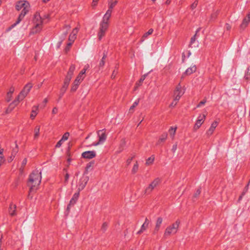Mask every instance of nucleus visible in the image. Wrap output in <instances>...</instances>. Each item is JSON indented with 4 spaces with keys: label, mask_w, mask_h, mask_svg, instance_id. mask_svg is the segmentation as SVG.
Wrapping results in <instances>:
<instances>
[{
    "label": "nucleus",
    "mask_w": 250,
    "mask_h": 250,
    "mask_svg": "<svg viewBox=\"0 0 250 250\" xmlns=\"http://www.w3.org/2000/svg\"><path fill=\"white\" fill-rule=\"evenodd\" d=\"M116 0H109L108 2V9L104 15L102 20L100 23V30L98 34L99 40H101L104 36L109 25V21L111 16L112 9L116 5Z\"/></svg>",
    "instance_id": "nucleus-1"
},
{
    "label": "nucleus",
    "mask_w": 250,
    "mask_h": 250,
    "mask_svg": "<svg viewBox=\"0 0 250 250\" xmlns=\"http://www.w3.org/2000/svg\"><path fill=\"white\" fill-rule=\"evenodd\" d=\"M16 8L18 11L21 10V14L15 23L12 24L6 30L7 31H10L12 28L17 26L21 20L23 19L25 15L28 12L30 9V4L29 2L25 0H21L17 2L16 5Z\"/></svg>",
    "instance_id": "nucleus-2"
},
{
    "label": "nucleus",
    "mask_w": 250,
    "mask_h": 250,
    "mask_svg": "<svg viewBox=\"0 0 250 250\" xmlns=\"http://www.w3.org/2000/svg\"><path fill=\"white\" fill-rule=\"evenodd\" d=\"M42 172L41 171L35 169L29 175L28 185L30 188H33L38 186L42 180Z\"/></svg>",
    "instance_id": "nucleus-3"
},
{
    "label": "nucleus",
    "mask_w": 250,
    "mask_h": 250,
    "mask_svg": "<svg viewBox=\"0 0 250 250\" xmlns=\"http://www.w3.org/2000/svg\"><path fill=\"white\" fill-rule=\"evenodd\" d=\"M43 19L42 18L39 13L37 12L34 16L33 23L34 26L31 29L29 34L33 35L40 32L42 28Z\"/></svg>",
    "instance_id": "nucleus-4"
},
{
    "label": "nucleus",
    "mask_w": 250,
    "mask_h": 250,
    "mask_svg": "<svg viewBox=\"0 0 250 250\" xmlns=\"http://www.w3.org/2000/svg\"><path fill=\"white\" fill-rule=\"evenodd\" d=\"M180 224V220L177 219L175 223H173L166 228L164 232V235L169 236L171 234L176 233L178 230Z\"/></svg>",
    "instance_id": "nucleus-5"
},
{
    "label": "nucleus",
    "mask_w": 250,
    "mask_h": 250,
    "mask_svg": "<svg viewBox=\"0 0 250 250\" xmlns=\"http://www.w3.org/2000/svg\"><path fill=\"white\" fill-rule=\"evenodd\" d=\"M97 136L98 138V141L92 143L90 146H98L103 144L106 141L107 135L105 133L104 129L99 130L97 132Z\"/></svg>",
    "instance_id": "nucleus-6"
},
{
    "label": "nucleus",
    "mask_w": 250,
    "mask_h": 250,
    "mask_svg": "<svg viewBox=\"0 0 250 250\" xmlns=\"http://www.w3.org/2000/svg\"><path fill=\"white\" fill-rule=\"evenodd\" d=\"M32 87V84L31 83H28L26 84L23 89L21 92L18 96L17 100L14 101L12 104L16 105V103L18 101L22 100L27 96Z\"/></svg>",
    "instance_id": "nucleus-7"
},
{
    "label": "nucleus",
    "mask_w": 250,
    "mask_h": 250,
    "mask_svg": "<svg viewBox=\"0 0 250 250\" xmlns=\"http://www.w3.org/2000/svg\"><path fill=\"white\" fill-rule=\"evenodd\" d=\"M80 195V190L75 193L71 199L69 203L67 206L66 211L68 213L70 212L71 207L74 206L77 202Z\"/></svg>",
    "instance_id": "nucleus-8"
},
{
    "label": "nucleus",
    "mask_w": 250,
    "mask_h": 250,
    "mask_svg": "<svg viewBox=\"0 0 250 250\" xmlns=\"http://www.w3.org/2000/svg\"><path fill=\"white\" fill-rule=\"evenodd\" d=\"M184 93L185 91L182 89L181 86L178 84L174 91L173 98L175 99V101H179Z\"/></svg>",
    "instance_id": "nucleus-9"
},
{
    "label": "nucleus",
    "mask_w": 250,
    "mask_h": 250,
    "mask_svg": "<svg viewBox=\"0 0 250 250\" xmlns=\"http://www.w3.org/2000/svg\"><path fill=\"white\" fill-rule=\"evenodd\" d=\"M205 118L206 115L205 114H200L199 115L194 126L195 130L198 129L201 126L202 124L204 122Z\"/></svg>",
    "instance_id": "nucleus-10"
},
{
    "label": "nucleus",
    "mask_w": 250,
    "mask_h": 250,
    "mask_svg": "<svg viewBox=\"0 0 250 250\" xmlns=\"http://www.w3.org/2000/svg\"><path fill=\"white\" fill-rule=\"evenodd\" d=\"M96 155V152L95 151H86L82 153V156L83 158L91 159L94 158Z\"/></svg>",
    "instance_id": "nucleus-11"
},
{
    "label": "nucleus",
    "mask_w": 250,
    "mask_h": 250,
    "mask_svg": "<svg viewBox=\"0 0 250 250\" xmlns=\"http://www.w3.org/2000/svg\"><path fill=\"white\" fill-rule=\"evenodd\" d=\"M149 223L150 222L149 220L147 218H146L145 219L144 223L142 225L140 229L137 232V234H141L144 231L146 230L148 227Z\"/></svg>",
    "instance_id": "nucleus-12"
},
{
    "label": "nucleus",
    "mask_w": 250,
    "mask_h": 250,
    "mask_svg": "<svg viewBox=\"0 0 250 250\" xmlns=\"http://www.w3.org/2000/svg\"><path fill=\"white\" fill-rule=\"evenodd\" d=\"M250 21V14L249 13L247 15V16L243 19V21L240 25L241 28L244 29H245Z\"/></svg>",
    "instance_id": "nucleus-13"
},
{
    "label": "nucleus",
    "mask_w": 250,
    "mask_h": 250,
    "mask_svg": "<svg viewBox=\"0 0 250 250\" xmlns=\"http://www.w3.org/2000/svg\"><path fill=\"white\" fill-rule=\"evenodd\" d=\"M88 181V178L85 175H83L79 182V186L80 188H84Z\"/></svg>",
    "instance_id": "nucleus-14"
},
{
    "label": "nucleus",
    "mask_w": 250,
    "mask_h": 250,
    "mask_svg": "<svg viewBox=\"0 0 250 250\" xmlns=\"http://www.w3.org/2000/svg\"><path fill=\"white\" fill-rule=\"evenodd\" d=\"M217 125H218L217 122H216V121L213 122L211 124L209 128L207 130V131L206 132L207 135L208 136L211 135L214 132V131L215 129L216 128V127H217Z\"/></svg>",
    "instance_id": "nucleus-15"
},
{
    "label": "nucleus",
    "mask_w": 250,
    "mask_h": 250,
    "mask_svg": "<svg viewBox=\"0 0 250 250\" xmlns=\"http://www.w3.org/2000/svg\"><path fill=\"white\" fill-rule=\"evenodd\" d=\"M75 70V66L73 64H72L69 68V69L67 72V75L66 76V77L65 79H66L69 80H71Z\"/></svg>",
    "instance_id": "nucleus-16"
},
{
    "label": "nucleus",
    "mask_w": 250,
    "mask_h": 250,
    "mask_svg": "<svg viewBox=\"0 0 250 250\" xmlns=\"http://www.w3.org/2000/svg\"><path fill=\"white\" fill-rule=\"evenodd\" d=\"M18 152V146L17 144H16L15 148L13 149L12 152H11V154L10 156L8 158V162L10 163L14 160L15 156L16 155V154H17Z\"/></svg>",
    "instance_id": "nucleus-17"
},
{
    "label": "nucleus",
    "mask_w": 250,
    "mask_h": 250,
    "mask_svg": "<svg viewBox=\"0 0 250 250\" xmlns=\"http://www.w3.org/2000/svg\"><path fill=\"white\" fill-rule=\"evenodd\" d=\"M70 81V80H67L66 79H65L62 88L61 89V94L60 97L62 96V95H63V94L65 92L66 90L67 89V87L68 86V85L69 84Z\"/></svg>",
    "instance_id": "nucleus-18"
},
{
    "label": "nucleus",
    "mask_w": 250,
    "mask_h": 250,
    "mask_svg": "<svg viewBox=\"0 0 250 250\" xmlns=\"http://www.w3.org/2000/svg\"><path fill=\"white\" fill-rule=\"evenodd\" d=\"M196 70V66L195 65H193L190 67L187 68L184 73L185 75H189L195 72Z\"/></svg>",
    "instance_id": "nucleus-19"
},
{
    "label": "nucleus",
    "mask_w": 250,
    "mask_h": 250,
    "mask_svg": "<svg viewBox=\"0 0 250 250\" xmlns=\"http://www.w3.org/2000/svg\"><path fill=\"white\" fill-rule=\"evenodd\" d=\"M161 179L160 178H155L149 185V188H155L157 186H160L161 183Z\"/></svg>",
    "instance_id": "nucleus-20"
},
{
    "label": "nucleus",
    "mask_w": 250,
    "mask_h": 250,
    "mask_svg": "<svg viewBox=\"0 0 250 250\" xmlns=\"http://www.w3.org/2000/svg\"><path fill=\"white\" fill-rule=\"evenodd\" d=\"M16 205H14L13 204H11L9 207V214L12 216L16 215Z\"/></svg>",
    "instance_id": "nucleus-21"
},
{
    "label": "nucleus",
    "mask_w": 250,
    "mask_h": 250,
    "mask_svg": "<svg viewBox=\"0 0 250 250\" xmlns=\"http://www.w3.org/2000/svg\"><path fill=\"white\" fill-rule=\"evenodd\" d=\"M39 105H35L33 107L31 113L30 115V118L33 120L38 114V110L39 109Z\"/></svg>",
    "instance_id": "nucleus-22"
},
{
    "label": "nucleus",
    "mask_w": 250,
    "mask_h": 250,
    "mask_svg": "<svg viewBox=\"0 0 250 250\" xmlns=\"http://www.w3.org/2000/svg\"><path fill=\"white\" fill-rule=\"evenodd\" d=\"M151 189H152V188H138V190H137V196L138 197H140L144 195V194H143V193L145 194L146 193L147 190H148L149 192H150L151 191Z\"/></svg>",
    "instance_id": "nucleus-23"
},
{
    "label": "nucleus",
    "mask_w": 250,
    "mask_h": 250,
    "mask_svg": "<svg viewBox=\"0 0 250 250\" xmlns=\"http://www.w3.org/2000/svg\"><path fill=\"white\" fill-rule=\"evenodd\" d=\"M163 222V218L161 217H159L157 218L156 222V225L155 227V231L157 232L160 228V226L162 223Z\"/></svg>",
    "instance_id": "nucleus-24"
},
{
    "label": "nucleus",
    "mask_w": 250,
    "mask_h": 250,
    "mask_svg": "<svg viewBox=\"0 0 250 250\" xmlns=\"http://www.w3.org/2000/svg\"><path fill=\"white\" fill-rule=\"evenodd\" d=\"M147 75H148V73H146V74H144V75H143L141 77L139 81L136 83V85L135 87V89H136L139 86H140L142 84V83L145 80V79L146 78Z\"/></svg>",
    "instance_id": "nucleus-25"
},
{
    "label": "nucleus",
    "mask_w": 250,
    "mask_h": 250,
    "mask_svg": "<svg viewBox=\"0 0 250 250\" xmlns=\"http://www.w3.org/2000/svg\"><path fill=\"white\" fill-rule=\"evenodd\" d=\"M155 160V156L154 155H151L150 157L146 160V166H150L153 164Z\"/></svg>",
    "instance_id": "nucleus-26"
},
{
    "label": "nucleus",
    "mask_w": 250,
    "mask_h": 250,
    "mask_svg": "<svg viewBox=\"0 0 250 250\" xmlns=\"http://www.w3.org/2000/svg\"><path fill=\"white\" fill-rule=\"evenodd\" d=\"M176 129H177L176 127L172 126L169 128V129L168 130L169 133L170 134V136L172 139H173L174 138Z\"/></svg>",
    "instance_id": "nucleus-27"
},
{
    "label": "nucleus",
    "mask_w": 250,
    "mask_h": 250,
    "mask_svg": "<svg viewBox=\"0 0 250 250\" xmlns=\"http://www.w3.org/2000/svg\"><path fill=\"white\" fill-rule=\"evenodd\" d=\"M153 31L152 29H150L147 32L145 33L142 37V42H143L145 40H146L147 37L151 35Z\"/></svg>",
    "instance_id": "nucleus-28"
},
{
    "label": "nucleus",
    "mask_w": 250,
    "mask_h": 250,
    "mask_svg": "<svg viewBox=\"0 0 250 250\" xmlns=\"http://www.w3.org/2000/svg\"><path fill=\"white\" fill-rule=\"evenodd\" d=\"M3 149H0V167L1 166L2 164H3L5 160V158L3 155Z\"/></svg>",
    "instance_id": "nucleus-29"
},
{
    "label": "nucleus",
    "mask_w": 250,
    "mask_h": 250,
    "mask_svg": "<svg viewBox=\"0 0 250 250\" xmlns=\"http://www.w3.org/2000/svg\"><path fill=\"white\" fill-rule=\"evenodd\" d=\"M40 134V126L37 125L34 129V138H38Z\"/></svg>",
    "instance_id": "nucleus-30"
},
{
    "label": "nucleus",
    "mask_w": 250,
    "mask_h": 250,
    "mask_svg": "<svg viewBox=\"0 0 250 250\" xmlns=\"http://www.w3.org/2000/svg\"><path fill=\"white\" fill-rule=\"evenodd\" d=\"M167 134L166 132L163 133L160 137L159 142H164L167 139Z\"/></svg>",
    "instance_id": "nucleus-31"
},
{
    "label": "nucleus",
    "mask_w": 250,
    "mask_h": 250,
    "mask_svg": "<svg viewBox=\"0 0 250 250\" xmlns=\"http://www.w3.org/2000/svg\"><path fill=\"white\" fill-rule=\"evenodd\" d=\"M245 78L247 80H250V67H249L245 72Z\"/></svg>",
    "instance_id": "nucleus-32"
},
{
    "label": "nucleus",
    "mask_w": 250,
    "mask_h": 250,
    "mask_svg": "<svg viewBox=\"0 0 250 250\" xmlns=\"http://www.w3.org/2000/svg\"><path fill=\"white\" fill-rule=\"evenodd\" d=\"M106 57V55L104 54L102 60L100 62V63H99V67H103L104 66V65L105 64L104 60L105 59Z\"/></svg>",
    "instance_id": "nucleus-33"
},
{
    "label": "nucleus",
    "mask_w": 250,
    "mask_h": 250,
    "mask_svg": "<svg viewBox=\"0 0 250 250\" xmlns=\"http://www.w3.org/2000/svg\"><path fill=\"white\" fill-rule=\"evenodd\" d=\"M69 136V132H65L63 136H62L61 140L63 142H64L66 141Z\"/></svg>",
    "instance_id": "nucleus-34"
},
{
    "label": "nucleus",
    "mask_w": 250,
    "mask_h": 250,
    "mask_svg": "<svg viewBox=\"0 0 250 250\" xmlns=\"http://www.w3.org/2000/svg\"><path fill=\"white\" fill-rule=\"evenodd\" d=\"M138 167H139V165H138V162H136V163L134 165V166L133 167V168L132 169V173H136L138 169Z\"/></svg>",
    "instance_id": "nucleus-35"
},
{
    "label": "nucleus",
    "mask_w": 250,
    "mask_h": 250,
    "mask_svg": "<svg viewBox=\"0 0 250 250\" xmlns=\"http://www.w3.org/2000/svg\"><path fill=\"white\" fill-rule=\"evenodd\" d=\"M108 224L106 222H104L103 223L102 226L101 227V230L104 232L106 230Z\"/></svg>",
    "instance_id": "nucleus-36"
},
{
    "label": "nucleus",
    "mask_w": 250,
    "mask_h": 250,
    "mask_svg": "<svg viewBox=\"0 0 250 250\" xmlns=\"http://www.w3.org/2000/svg\"><path fill=\"white\" fill-rule=\"evenodd\" d=\"M139 103V99L136 100L134 103L132 105H131L130 107L129 110H133L134 108Z\"/></svg>",
    "instance_id": "nucleus-37"
},
{
    "label": "nucleus",
    "mask_w": 250,
    "mask_h": 250,
    "mask_svg": "<svg viewBox=\"0 0 250 250\" xmlns=\"http://www.w3.org/2000/svg\"><path fill=\"white\" fill-rule=\"evenodd\" d=\"M126 142L125 139V138H123L121 140L120 144V148L124 147L126 145Z\"/></svg>",
    "instance_id": "nucleus-38"
},
{
    "label": "nucleus",
    "mask_w": 250,
    "mask_h": 250,
    "mask_svg": "<svg viewBox=\"0 0 250 250\" xmlns=\"http://www.w3.org/2000/svg\"><path fill=\"white\" fill-rule=\"evenodd\" d=\"M76 38V36L71 34L69 37V42H74V41Z\"/></svg>",
    "instance_id": "nucleus-39"
},
{
    "label": "nucleus",
    "mask_w": 250,
    "mask_h": 250,
    "mask_svg": "<svg viewBox=\"0 0 250 250\" xmlns=\"http://www.w3.org/2000/svg\"><path fill=\"white\" fill-rule=\"evenodd\" d=\"M207 102V100L206 99L203 100V101H201L197 105V107H200L202 105H204Z\"/></svg>",
    "instance_id": "nucleus-40"
},
{
    "label": "nucleus",
    "mask_w": 250,
    "mask_h": 250,
    "mask_svg": "<svg viewBox=\"0 0 250 250\" xmlns=\"http://www.w3.org/2000/svg\"><path fill=\"white\" fill-rule=\"evenodd\" d=\"M84 78V75H83L79 73L76 79H77V80L78 79V80L81 82L83 80Z\"/></svg>",
    "instance_id": "nucleus-41"
},
{
    "label": "nucleus",
    "mask_w": 250,
    "mask_h": 250,
    "mask_svg": "<svg viewBox=\"0 0 250 250\" xmlns=\"http://www.w3.org/2000/svg\"><path fill=\"white\" fill-rule=\"evenodd\" d=\"M178 102V101H175V99L174 98H173V100L172 102L169 105V106L171 107H174L177 104Z\"/></svg>",
    "instance_id": "nucleus-42"
},
{
    "label": "nucleus",
    "mask_w": 250,
    "mask_h": 250,
    "mask_svg": "<svg viewBox=\"0 0 250 250\" xmlns=\"http://www.w3.org/2000/svg\"><path fill=\"white\" fill-rule=\"evenodd\" d=\"M135 155H133L131 157L128 158L127 160H126V164L127 165H129L131 162V161H132V160L133 159V158L135 157Z\"/></svg>",
    "instance_id": "nucleus-43"
},
{
    "label": "nucleus",
    "mask_w": 250,
    "mask_h": 250,
    "mask_svg": "<svg viewBox=\"0 0 250 250\" xmlns=\"http://www.w3.org/2000/svg\"><path fill=\"white\" fill-rule=\"evenodd\" d=\"M59 111V109L57 107H54L52 110V114L53 115L56 114Z\"/></svg>",
    "instance_id": "nucleus-44"
},
{
    "label": "nucleus",
    "mask_w": 250,
    "mask_h": 250,
    "mask_svg": "<svg viewBox=\"0 0 250 250\" xmlns=\"http://www.w3.org/2000/svg\"><path fill=\"white\" fill-rule=\"evenodd\" d=\"M200 193H201V190H200V189L199 188H198V189L196 190V192L195 193V194H194L193 197H194V198H197V197H198V196H199V195L200 194Z\"/></svg>",
    "instance_id": "nucleus-45"
},
{
    "label": "nucleus",
    "mask_w": 250,
    "mask_h": 250,
    "mask_svg": "<svg viewBox=\"0 0 250 250\" xmlns=\"http://www.w3.org/2000/svg\"><path fill=\"white\" fill-rule=\"evenodd\" d=\"M65 28V30L63 33V38H64L66 36V34L67 33V31L70 28V26H69V25L66 26V27Z\"/></svg>",
    "instance_id": "nucleus-46"
},
{
    "label": "nucleus",
    "mask_w": 250,
    "mask_h": 250,
    "mask_svg": "<svg viewBox=\"0 0 250 250\" xmlns=\"http://www.w3.org/2000/svg\"><path fill=\"white\" fill-rule=\"evenodd\" d=\"M247 189L248 188H247L246 190H245V191H244L241 194V195L239 196V198H238V202H240V200H241V199H242V197L243 196L245 195V194L247 192Z\"/></svg>",
    "instance_id": "nucleus-47"
},
{
    "label": "nucleus",
    "mask_w": 250,
    "mask_h": 250,
    "mask_svg": "<svg viewBox=\"0 0 250 250\" xmlns=\"http://www.w3.org/2000/svg\"><path fill=\"white\" fill-rule=\"evenodd\" d=\"M47 102H48L47 98L44 99V100L43 101L42 104L41 105V108L44 107L45 106V104L47 103Z\"/></svg>",
    "instance_id": "nucleus-48"
},
{
    "label": "nucleus",
    "mask_w": 250,
    "mask_h": 250,
    "mask_svg": "<svg viewBox=\"0 0 250 250\" xmlns=\"http://www.w3.org/2000/svg\"><path fill=\"white\" fill-rule=\"evenodd\" d=\"M177 148V144L175 143V144H174L173 145L171 150H172V152L174 153L176 151Z\"/></svg>",
    "instance_id": "nucleus-49"
},
{
    "label": "nucleus",
    "mask_w": 250,
    "mask_h": 250,
    "mask_svg": "<svg viewBox=\"0 0 250 250\" xmlns=\"http://www.w3.org/2000/svg\"><path fill=\"white\" fill-rule=\"evenodd\" d=\"M78 31H79V28L76 27L73 30L71 34L76 36L77 33L78 32Z\"/></svg>",
    "instance_id": "nucleus-50"
},
{
    "label": "nucleus",
    "mask_w": 250,
    "mask_h": 250,
    "mask_svg": "<svg viewBox=\"0 0 250 250\" xmlns=\"http://www.w3.org/2000/svg\"><path fill=\"white\" fill-rule=\"evenodd\" d=\"M12 96V94L7 93V96H6L7 102H9L11 101Z\"/></svg>",
    "instance_id": "nucleus-51"
},
{
    "label": "nucleus",
    "mask_w": 250,
    "mask_h": 250,
    "mask_svg": "<svg viewBox=\"0 0 250 250\" xmlns=\"http://www.w3.org/2000/svg\"><path fill=\"white\" fill-rule=\"evenodd\" d=\"M63 142L62 141V140L61 139L56 144V147H60L62 145V144Z\"/></svg>",
    "instance_id": "nucleus-52"
},
{
    "label": "nucleus",
    "mask_w": 250,
    "mask_h": 250,
    "mask_svg": "<svg viewBox=\"0 0 250 250\" xmlns=\"http://www.w3.org/2000/svg\"><path fill=\"white\" fill-rule=\"evenodd\" d=\"M197 1L194 2L191 5V8L192 9H194V8H196V7L197 6Z\"/></svg>",
    "instance_id": "nucleus-53"
},
{
    "label": "nucleus",
    "mask_w": 250,
    "mask_h": 250,
    "mask_svg": "<svg viewBox=\"0 0 250 250\" xmlns=\"http://www.w3.org/2000/svg\"><path fill=\"white\" fill-rule=\"evenodd\" d=\"M27 159L26 158H24L23 161H22V163H21V167H24L26 163H27Z\"/></svg>",
    "instance_id": "nucleus-54"
},
{
    "label": "nucleus",
    "mask_w": 250,
    "mask_h": 250,
    "mask_svg": "<svg viewBox=\"0 0 250 250\" xmlns=\"http://www.w3.org/2000/svg\"><path fill=\"white\" fill-rule=\"evenodd\" d=\"M81 83L80 81H79L78 80V79L77 80V79H76L73 83V85H77L78 86L79 83Z\"/></svg>",
    "instance_id": "nucleus-55"
},
{
    "label": "nucleus",
    "mask_w": 250,
    "mask_h": 250,
    "mask_svg": "<svg viewBox=\"0 0 250 250\" xmlns=\"http://www.w3.org/2000/svg\"><path fill=\"white\" fill-rule=\"evenodd\" d=\"M195 40H196V34L191 38V40H190V44H192L195 41Z\"/></svg>",
    "instance_id": "nucleus-56"
},
{
    "label": "nucleus",
    "mask_w": 250,
    "mask_h": 250,
    "mask_svg": "<svg viewBox=\"0 0 250 250\" xmlns=\"http://www.w3.org/2000/svg\"><path fill=\"white\" fill-rule=\"evenodd\" d=\"M14 90H15V89L14 87H11L10 89H9V91L7 92L8 94H13V92H14Z\"/></svg>",
    "instance_id": "nucleus-57"
},
{
    "label": "nucleus",
    "mask_w": 250,
    "mask_h": 250,
    "mask_svg": "<svg viewBox=\"0 0 250 250\" xmlns=\"http://www.w3.org/2000/svg\"><path fill=\"white\" fill-rule=\"evenodd\" d=\"M78 87V86L77 85H73L71 87V90L72 91H75L77 89Z\"/></svg>",
    "instance_id": "nucleus-58"
},
{
    "label": "nucleus",
    "mask_w": 250,
    "mask_h": 250,
    "mask_svg": "<svg viewBox=\"0 0 250 250\" xmlns=\"http://www.w3.org/2000/svg\"><path fill=\"white\" fill-rule=\"evenodd\" d=\"M98 1V0H93L92 3V6L93 7L96 6L97 5Z\"/></svg>",
    "instance_id": "nucleus-59"
},
{
    "label": "nucleus",
    "mask_w": 250,
    "mask_h": 250,
    "mask_svg": "<svg viewBox=\"0 0 250 250\" xmlns=\"http://www.w3.org/2000/svg\"><path fill=\"white\" fill-rule=\"evenodd\" d=\"M73 42H70L69 43H67V47L65 48V50L66 51H67V50H69V48L70 47V46L72 45V43Z\"/></svg>",
    "instance_id": "nucleus-60"
},
{
    "label": "nucleus",
    "mask_w": 250,
    "mask_h": 250,
    "mask_svg": "<svg viewBox=\"0 0 250 250\" xmlns=\"http://www.w3.org/2000/svg\"><path fill=\"white\" fill-rule=\"evenodd\" d=\"M117 73V71H116L115 70H114V71H113V73H112V75H111V78H112V79H114V78L115 77V76H116V75Z\"/></svg>",
    "instance_id": "nucleus-61"
},
{
    "label": "nucleus",
    "mask_w": 250,
    "mask_h": 250,
    "mask_svg": "<svg viewBox=\"0 0 250 250\" xmlns=\"http://www.w3.org/2000/svg\"><path fill=\"white\" fill-rule=\"evenodd\" d=\"M69 178V175L68 173H66L65 175V181H67Z\"/></svg>",
    "instance_id": "nucleus-62"
},
{
    "label": "nucleus",
    "mask_w": 250,
    "mask_h": 250,
    "mask_svg": "<svg viewBox=\"0 0 250 250\" xmlns=\"http://www.w3.org/2000/svg\"><path fill=\"white\" fill-rule=\"evenodd\" d=\"M231 28V26L228 23H226V28L227 29V30H229Z\"/></svg>",
    "instance_id": "nucleus-63"
},
{
    "label": "nucleus",
    "mask_w": 250,
    "mask_h": 250,
    "mask_svg": "<svg viewBox=\"0 0 250 250\" xmlns=\"http://www.w3.org/2000/svg\"><path fill=\"white\" fill-rule=\"evenodd\" d=\"M85 72H86L85 69H83V70H82L80 72V74H82V75H84L85 74Z\"/></svg>",
    "instance_id": "nucleus-64"
}]
</instances>
